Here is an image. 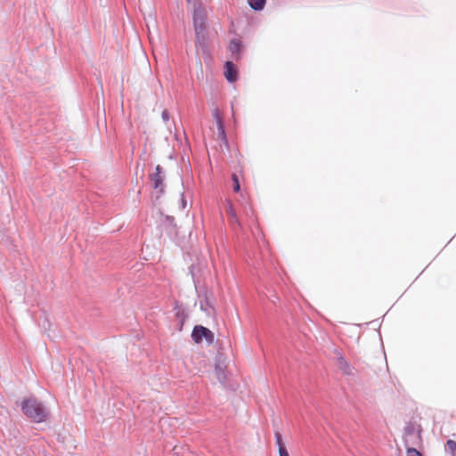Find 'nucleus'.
<instances>
[{"label":"nucleus","instance_id":"1","mask_svg":"<svg viewBox=\"0 0 456 456\" xmlns=\"http://www.w3.org/2000/svg\"><path fill=\"white\" fill-rule=\"evenodd\" d=\"M193 26L196 35V44L204 45L207 40V13L200 4L194 5Z\"/></svg>","mask_w":456,"mask_h":456},{"label":"nucleus","instance_id":"2","mask_svg":"<svg viewBox=\"0 0 456 456\" xmlns=\"http://www.w3.org/2000/svg\"><path fill=\"white\" fill-rule=\"evenodd\" d=\"M23 413L35 422L40 423L46 419L47 411L36 398L25 399L21 403Z\"/></svg>","mask_w":456,"mask_h":456},{"label":"nucleus","instance_id":"3","mask_svg":"<svg viewBox=\"0 0 456 456\" xmlns=\"http://www.w3.org/2000/svg\"><path fill=\"white\" fill-rule=\"evenodd\" d=\"M421 429L419 425L408 423L404 428V444L405 447H412L421 443Z\"/></svg>","mask_w":456,"mask_h":456},{"label":"nucleus","instance_id":"4","mask_svg":"<svg viewBox=\"0 0 456 456\" xmlns=\"http://www.w3.org/2000/svg\"><path fill=\"white\" fill-rule=\"evenodd\" d=\"M191 338L197 344L201 343L204 338L208 345H211L214 343L215 339L214 333L209 329L201 325H196L193 328Z\"/></svg>","mask_w":456,"mask_h":456},{"label":"nucleus","instance_id":"5","mask_svg":"<svg viewBox=\"0 0 456 456\" xmlns=\"http://www.w3.org/2000/svg\"><path fill=\"white\" fill-rule=\"evenodd\" d=\"M150 179L152 183V186H153L154 190L159 194L157 197H159L160 194H162L164 192V188H165V184H164L165 175H164L162 167L159 165H158L156 167V171L150 175Z\"/></svg>","mask_w":456,"mask_h":456},{"label":"nucleus","instance_id":"6","mask_svg":"<svg viewBox=\"0 0 456 456\" xmlns=\"http://www.w3.org/2000/svg\"><path fill=\"white\" fill-rule=\"evenodd\" d=\"M335 354L337 355V365L338 369L346 375H352L354 370L353 366L338 350L336 349Z\"/></svg>","mask_w":456,"mask_h":456},{"label":"nucleus","instance_id":"7","mask_svg":"<svg viewBox=\"0 0 456 456\" xmlns=\"http://www.w3.org/2000/svg\"><path fill=\"white\" fill-rule=\"evenodd\" d=\"M224 77L228 82L233 83L238 79V71L236 66L230 61L225 62L224 65Z\"/></svg>","mask_w":456,"mask_h":456},{"label":"nucleus","instance_id":"8","mask_svg":"<svg viewBox=\"0 0 456 456\" xmlns=\"http://www.w3.org/2000/svg\"><path fill=\"white\" fill-rule=\"evenodd\" d=\"M214 116L217 126V138L224 143H227L224 126L217 110L215 111Z\"/></svg>","mask_w":456,"mask_h":456},{"label":"nucleus","instance_id":"9","mask_svg":"<svg viewBox=\"0 0 456 456\" xmlns=\"http://www.w3.org/2000/svg\"><path fill=\"white\" fill-rule=\"evenodd\" d=\"M200 307L208 316H214L216 314V310L208 297L200 301Z\"/></svg>","mask_w":456,"mask_h":456},{"label":"nucleus","instance_id":"10","mask_svg":"<svg viewBox=\"0 0 456 456\" xmlns=\"http://www.w3.org/2000/svg\"><path fill=\"white\" fill-rule=\"evenodd\" d=\"M240 49H241V42H240V40H239V39H232L230 42L229 50L232 53V56L237 55V57H235L236 60H238V58H239V55H240Z\"/></svg>","mask_w":456,"mask_h":456},{"label":"nucleus","instance_id":"11","mask_svg":"<svg viewBox=\"0 0 456 456\" xmlns=\"http://www.w3.org/2000/svg\"><path fill=\"white\" fill-rule=\"evenodd\" d=\"M249 6L255 11H262L265 5V0H248Z\"/></svg>","mask_w":456,"mask_h":456},{"label":"nucleus","instance_id":"12","mask_svg":"<svg viewBox=\"0 0 456 456\" xmlns=\"http://www.w3.org/2000/svg\"><path fill=\"white\" fill-rule=\"evenodd\" d=\"M215 374H216V377L217 378V379L219 380V382L222 384H224L226 376H225L224 369L219 364H216Z\"/></svg>","mask_w":456,"mask_h":456},{"label":"nucleus","instance_id":"13","mask_svg":"<svg viewBox=\"0 0 456 456\" xmlns=\"http://www.w3.org/2000/svg\"><path fill=\"white\" fill-rule=\"evenodd\" d=\"M406 456H422V454L414 447H406Z\"/></svg>","mask_w":456,"mask_h":456},{"label":"nucleus","instance_id":"14","mask_svg":"<svg viewBox=\"0 0 456 456\" xmlns=\"http://www.w3.org/2000/svg\"><path fill=\"white\" fill-rule=\"evenodd\" d=\"M175 310L176 318L179 319L181 322H183L186 317L184 311L177 305L175 307Z\"/></svg>","mask_w":456,"mask_h":456},{"label":"nucleus","instance_id":"15","mask_svg":"<svg viewBox=\"0 0 456 456\" xmlns=\"http://www.w3.org/2000/svg\"><path fill=\"white\" fill-rule=\"evenodd\" d=\"M275 440H276V444L279 447V452H281V448H286L283 442H282V436H281V434L280 432H276L275 433Z\"/></svg>","mask_w":456,"mask_h":456},{"label":"nucleus","instance_id":"16","mask_svg":"<svg viewBox=\"0 0 456 456\" xmlns=\"http://www.w3.org/2000/svg\"><path fill=\"white\" fill-rule=\"evenodd\" d=\"M232 183H233V191L235 192H238L240 189L239 177L236 174H232Z\"/></svg>","mask_w":456,"mask_h":456},{"label":"nucleus","instance_id":"17","mask_svg":"<svg viewBox=\"0 0 456 456\" xmlns=\"http://www.w3.org/2000/svg\"><path fill=\"white\" fill-rule=\"evenodd\" d=\"M228 213H229L232 220L235 223H238L237 216H236L235 212L231 204H229V206H228Z\"/></svg>","mask_w":456,"mask_h":456},{"label":"nucleus","instance_id":"18","mask_svg":"<svg viewBox=\"0 0 456 456\" xmlns=\"http://www.w3.org/2000/svg\"><path fill=\"white\" fill-rule=\"evenodd\" d=\"M228 213H229L232 220L235 223H238L237 216H236L235 212L231 204H229V206H228Z\"/></svg>","mask_w":456,"mask_h":456},{"label":"nucleus","instance_id":"19","mask_svg":"<svg viewBox=\"0 0 456 456\" xmlns=\"http://www.w3.org/2000/svg\"><path fill=\"white\" fill-rule=\"evenodd\" d=\"M446 444L452 453H456V442L455 441L448 440Z\"/></svg>","mask_w":456,"mask_h":456},{"label":"nucleus","instance_id":"20","mask_svg":"<svg viewBox=\"0 0 456 456\" xmlns=\"http://www.w3.org/2000/svg\"><path fill=\"white\" fill-rule=\"evenodd\" d=\"M161 117H162V119H163L165 122L168 121V119H169V114H168V111H167V110H164L162 111V115H161Z\"/></svg>","mask_w":456,"mask_h":456},{"label":"nucleus","instance_id":"21","mask_svg":"<svg viewBox=\"0 0 456 456\" xmlns=\"http://www.w3.org/2000/svg\"><path fill=\"white\" fill-rule=\"evenodd\" d=\"M180 201H181V208L184 209L186 208L187 202H186V200H185V199H184L183 194L181 195Z\"/></svg>","mask_w":456,"mask_h":456},{"label":"nucleus","instance_id":"22","mask_svg":"<svg viewBox=\"0 0 456 456\" xmlns=\"http://www.w3.org/2000/svg\"><path fill=\"white\" fill-rule=\"evenodd\" d=\"M280 456H289L286 448H281V452H279Z\"/></svg>","mask_w":456,"mask_h":456}]
</instances>
